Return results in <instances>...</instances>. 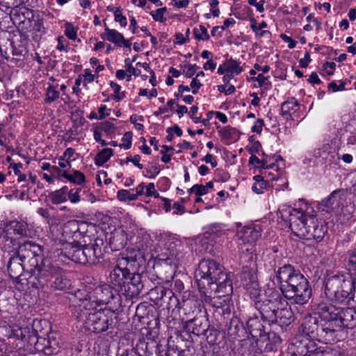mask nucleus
<instances>
[{
    "instance_id": "obj_1",
    "label": "nucleus",
    "mask_w": 356,
    "mask_h": 356,
    "mask_svg": "<svg viewBox=\"0 0 356 356\" xmlns=\"http://www.w3.org/2000/svg\"><path fill=\"white\" fill-rule=\"evenodd\" d=\"M149 244L147 238L136 237L133 247L126 256L118 257L111 272V283L128 299L138 296L145 289L143 272L153 258Z\"/></svg>"
},
{
    "instance_id": "obj_2",
    "label": "nucleus",
    "mask_w": 356,
    "mask_h": 356,
    "mask_svg": "<svg viewBox=\"0 0 356 356\" xmlns=\"http://www.w3.org/2000/svg\"><path fill=\"white\" fill-rule=\"evenodd\" d=\"M314 316L308 314L302 319L301 334L293 342L295 356H339L338 351L330 348L318 347L315 340L331 344L337 341L339 335L326 311L323 302L318 304Z\"/></svg>"
},
{
    "instance_id": "obj_3",
    "label": "nucleus",
    "mask_w": 356,
    "mask_h": 356,
    "mask_svg": "<svg viewBox=\"0 0 356 356\" xmlns=\"http://www.w3.org/2000/svg\"><path fill=\"white\" fill-rule=\"evenodd\" d=\"M24 263L27 268H30L33 288L44 292L65 291L70 288L71 280L65 271L44 257L42 246H39L37 252L27 255Z\"/></svg>"
},
{
    "instance_id": "obj_4",
    "label": "nucleus",
    "mask_w": 356,
    "mask_h": 356,
    "mask_svg": "<svg viewBox=\"0 0 356 356\" xmlns=\"http://www.w3.org/2000/svg\"><path fill=\"white\" fill-rule=\"evenodd\" d=\"M223 269L215 260L202 259L195 273L200 291L205 295L212 292L222 293L227 300L229 295L233 292L232 281Z\"/></svg>"
},
{
    "instance_id": "obj_5",
    "label": "nucleus",
    "mask_w": 356,
    "mask_h": 356,
    "mask_svg": "<svg viewBox=\"0 0 356 356\" xmlns=\"http://www.w3.org/2000/svg\"><path fill=\"white\" fill-rule=\"evenodd\" d=\"M276 280L282 296L292 303L305 305L312 296V289L307 279L291 264H284L277 269Z\"/></svg>"
},
{
    "instance_id": "obj_6",
    "label": "nucleus",
    "mask_w": 356,
    "mask_h": 356,
    "mask_svg": "<svg viewBox=\"0 0 356 356\" xmlns=\"http://www.w3.org/2000/svg\"><path fill=\"white\" fill-rule=\"evenodd\" d=\"M182 329L177 331V336L173 339L170 337L168 340V350L165 356H192L193 347L186 346L184 341L193 340L191 334L203 335L209 323L204 316L183 317Z\"/></svg>"
},
{
    "instance_id": "obj_7",
    "label": "nucleus",
    "mask_w": 356,
    "mask_h": 356,
    "mask_svg": "<svg viewBox=\"0 0 356 356\" xmlns=\"http://www.w3.org/2000/svg\"><path fill=\"white\" fill-rule=\"evenodd\" d=\"M97 308V303L86 302L76 310V320L82 323L86 330L95 334L114 329L118 311Z\"/></svg>"
},
{
    "instance_id": "obj_8",
    "label": "nucleus",
    "mask_w": 356,
    "mask_h": 356,
    "mask_svg": "<svg viewBox=\"0 0 356 356\" xmlns=\"http://www.w3.org/2000/svg\"><path fill=\"white\" fill-rule=\"evenodd\" d=\"M285 300L278 292L271 293L265 301L257 304V310L259 312L263 323L271 326L278 325L282 328L286 327L295 321L294 314L286 302V305L280 307Z\"/></svg>"
},
{
    "instance_id": "obj_9",
    "label": "nucleus",
    "mask_w": 356,
    "mask_h": 356,
    "mask_svg": "<svg viewBox=\"0 0 356 356\" xmlns=\"http://www.w3.org/2000/svg\"><path fill=\"white\" fill-rule=\"evenodd\" d=\"M356 276L349 272L338 273L325 280V294L332 303L348 305L354 300Z\"/></svg>"
},
{
    "instance_id": "obj_10",
    "label": "nucleus",
    "mask_w": 356,
    "mask_h": 356,
    "mask_svg": "<svg viewBox=\"0 0 356 356\" xmlns=\"http://www.w3.org/2000/svg\"><path fill=\"white\" fill-rule=\"evenodd\" d=\"M289 219V227L292 233L307 241L319 243L323 241L327 232L325 222L318 220L312 216H307L295 209Z\"/></svg>"
},
{
    "instance_id": "obj_11",
    "label": "nucleus",
    "mask_w": 356,
    "mask_h": 356,
    "mask_svg": "<svg viewBox=\"0 0 356 356\" xmlns=\"http://www.w3.org/2000/svg\"><path fill=\"white\" fill-rule=\"evenodd\" d=\"M104 241L97 237L92 245H81L71 243L64 248V254L72 261L83 265H94L99 262L104 254Z\"/></svg>"
},
{
    "instance_id": "obj_12",
    "label": "nucleus",
    "mask_w": 356,
    "mask_h": 356,
    "mask_svg": "<svg viewBox=\"0 0 356 356\" xmlns=\"http://www.w3.org/2000/svg\"><path fill=\"white\" fill-rule=\"evenodd\" d=\"M31 352L42 353L47 356L58 354L60 349V337L56 332H51L46 337H28V344L24 347Z\"/></svg>"
},
{
    "instance_id": "obj_13",
    "label": "nucleus",
    "mask_w": 356,
    "mask_h": 356,
    "mask_svg": "<svg viewBox=\"0 0 356 356\" xmlns=\"http://www.w3.org/2000/svg\"><path fill=\"white\" fill-rule=\"evenodd\" d=\"M323 304L338 334L344 327L352 329L356 326V310L355 309L337 307L332 303L323 302Z\"/></svg>"
},
{
    "instance_id": "obj_14",
    "label": "nucleus",
    "mask_w": 356,
    "mask_h": 356,
    "mask_svg": "<svg viewBox=\"0 0 356 356\" xmlns=\"http://www.w3.org/2000/svg\"><path fill=\"white\" fill-rule=\"evenodd\" d=\"M179 253L166 250L158 254L154 261L153 268L162 279H172L179 266Z\"/></svg>"
},
{
    "instance_id": "obj_15",
    "label": "nucleus",
    "mask_w": 356,
    "mask_h": 356,
    "mask_svg": "<svg viewBox=\"0 0 356 356\" xmlns=\"http://www.w3.org/2000/svg\"><path fill=\"white\" fill-rule=\"evenodd\" d=\"M49 328V323L46 320L35 318L32 323L31 328L25 327L12 329L9 338L19 340L25 347L28 344V337L35 336V338L39 339V337H46L51 332Z\"/></svg>"
},
{
    "instance_id": "obj_16",
    "label": "nucleus",
    "mask_w": 356,
    "mask_h": 356,
    "mask_svg": "<svg viewBox=\"0 0 356 356\" xmlns=\"http://www.w3.org/2000/svg\"><path fill=\"white\" fill-rule=\"evenodd\" d=\"M95 296L92 301L97 303V307L105 305L104 309H109L112 311H118L122 305L120 296L116 291L113 292L108 285H104L96 289Z\"/></svg>"
},
{
    "instance_id": "obj_17",
    "label": "nucleus",
    "mask_w": 356,
    "mask_h": 356,
    "mask_svg": "<svg viewBox=\"0 0 356 356\" xmlns=\"http://www.w3.org/2000/svg\"><path fill=\"white\" fill-rule=\"evenodd\" d=\"M348 193L344 189L335 190L318 204V209L326 213L338 209L343 206Z\"/></svg>"
},
{
    "instance_id": "obj_18",
    "label": "nucleus",
    "mask_w": 356,
    "mask_h": 356,
    "mask_svg": "<svg viewBox=\"0 0 356 356\" xmlns=\"http://www.w3.org/2000/svg\"><path fill=\"white\" fill-rule=\"evenodd\" d=\"M71 286L70 288L64 292L67 293L71 296V297L69 298L70 300L72 302V305H70V308L73 316L76 319V313L78 308L83 305H86V302H95L92 301V297L89 295L86 289H78L74 291H70Z\"/></svg>"
},
{
    "instance_id": "obj_19",
    "label": "nucleus",
    "mask_w": 356,
    "mask_h": 356,
    "mask_svg": "<svg viewBox=\"0 0 356 356\" xmlns=\"http://www.w3.org/2000/svg\"><path fill=\"white\" fill-rule=\"evenodd\" d=\"M225 327L227 334L233 339L242 341L248 339L246 327L237 316H233L226 323Z\"/></svg>"
},
{
    "instance_id": "obj_20",
    "label": "nucleus",
    "mask_w": 356,
    "mask_h": 356,
    "mask_svg": "<svg viewBox=\"0 0 356 356\" xmlns=\"http://www.w3.org/2000/svg\"><path fill=\"white\" fill-rule=\"evenodd\" d=\"M246 332L248 339L250 336L253 339H257L266 335V327L257 316L250 317L246 321Z\"/></svg>"
},
{
    "instance_id": "obj_21",
    "label": "nucleus",
    "mask_w": 356,
    "mask_h": 356,
    "mask_svg": "<svg viewBox=\"0 0 356 356\" xmlns=\"http://www.w3.org/2000/svg\"><path fill=\"white\" fill-rule=\"evenodd\" d=\"M240 282L241 285H248L253 282H258L257 267L254 261L251 260L248 261V264L243 266Z\"/></svg>"
},
{
    "instance_id": "obj_22",
    "label": "nucleus",
    "mask_w": 356,
    "mask_h": 356,
    "mask_svg": "<svg viewBox=\"0 0 356 356\" xmlns=\"http://www.w3.org/2000/svg\"><path fill=\"white\" fill-rule=\"evenodd\" d=\"M9 255L10 259L7 265L8 272L12 279H18L27 267L15 253L11 252Z\"/></svg>"
},
{
    "instance_id": "obj_23",
    "label": "nucleus",
    "mask_w": 356,
    "mask_h": 356,
    "mask_svg": "<svg viewBox=\"0 0 356 356\" xmlns=\"http://www.w3.org/2000/svg\"><path fill=\"white\" fill-rule=\"evenodd\" d=\"M39 245L30 241H26L18 245L17 249H12L9 250V254L14 252L16 255L21 259L22 262H24L26 257L33 252L39 251Z\"/></svg>"
},
{
    "instance_id": "obj_24",
    "label": "nucleus",
    "mask_w": 356,
    "mask_h": 356,
    "mask_svg": "<svg viewBox=\"0 0 356 356\" xmlns=\"http://www.w3.org/2000/svg\"><path fill=\"white\" fill-rule=\"evenodd\" d=\"M88 225L81 221L73 220L65 223L63 227V235L65 237H75L77 238L81 235V228Z\"/></svg>"
},
{
    "instance_id": "obj_25",
    "label": "nucleus",
    "mask_w": 356,
    "mask_h": 356,
    "mask_svg": "<svg viewBox=\"0 0 356 356\" xmlns=\"http://www.w3.org/2000/svg\"><path fill=\"white\" fill-rule=\"evenodd\" d=\"M127 234L124 230H115L109 238V245L112 251L124 248L127 243Z\"/></svg>"
},
{
    "instance_id": "obj_26",
    "label": "nucleus",
    "mask_w": 356,
    "mask_h": 356,
    "mask_svg": "<svg viewBox=\"0 0 356 356\" xmlns=\"http://www.w3.org/2000/svg\"><path fill=\"white\" fill-rule=\"evenodd\" d=\"M160 347L161 345L153 341L147 342L141 339L137 343V350L141 352L142 356H161Z\"/></svg>"
},
{
    "instance_id": "obj_27",
    "label": "nucleus",
    "mask_w": 356,
    "mask_h": 356,
    "mask_svg": "<svg viewBox=\"0 0 356 356\" xmlns=\"http://www.w3.org/2000/svg\"><path fill=\"white\" fill-rule=\"evenodd\" d=\"M160 293L159 298H156L157 302H161L160 306H168L171 298L175 295L172 290L163 286H156L152 289L149 293V296H154L155 293Z\"/></svg>"
},
{
    "instance_id": "obj_28",
    "label": "nucleus",
    "mask_w": 356,
    "mask_h": 356,
    "mask_svg": "<svg viewBox=\"0 0 356 356\" xmlns=\"http://www.w3.org/2000/svg\"><path fill=\"white\" fill-rule=\"evenodd\" d=\"M219 295L218 296L213 297V298H210V302L211 305L213 307H216L217 309L216 312H218L219 314H222L223 315L227 314L229 316L231 314L230 309L228 307L225 308L224 307L225 305L227 306V303L230 301L231 298L229 295V299L227 300H225V297L224 296V294L222 293H218Z\"/></svg>"
},
{
    "instance_id": "obj_29",
    "label": "nucleus",
    "mask_w": 356,
    "mask_h": 356,
    "mask_svg": "<svg viewBox=\"0 0 356 356\" xmlns=\"http://www.w3.org/2000/svg\"><path fill=\"white\" fill-rule=\"evenodd\" d=\"M210 345H218L225 338V333L216 329L213 326L208 325L203 334Z\"/></svg>"
},
{
    "instance_id": "obj_30",
    "label": "nucleus",
    "mask_w": 356,
    "mask_h": 356,
    "mask_svg": "<svg viewBox=\"0 0 356 356\" xmlns=\"http://www.w3.org/2000/svg\"><path fill=\"white\" fill-rule=\"evenodd\" d=\"M249 294L250 298L254 302V306L257 309V304L261 303L265 301V299H261V289L259 287V282H252L248 285H242Z\"/></svg>"
},
{
    "instance_id": "obj_31",
    "label": "nucleus",
    "mask_w": 356,
    "mask_h": 356,
    "mask_svg": "<svg viewBox=\"0 0 356 356\" xmlns=\"http://www.w3.org/2000/svg\"><path fill=\"white\" fill-rule=\"evenodd\" d=\"M104 40H106L118 47H122V42L124 41V36L122 33L115 29H111L105 25V32L101 35Z\"/></svg>"
},
{
    "instance_id": "obj_32",
    "label": "nucleus",
    "mask_w": 356,
    "mask_h": 356,
    "mask_svg": "<svg viewBox=\"0 0 356 356\" xmlns=\"http://www.w3.org/2000/svg\"><path fill=\"white\" fill-rule=\"evenodd\" d=\"M260 227L247 226L243 229L241 238L247 243H254L261 236Z\"/></svg>"
},
{
    "instance_id": "obj_33",
    "label": "nucleus",
    "mask_w": 356,
    "mask_h": 356,
    "mask_svg": "<svg viewBox=\"0 0 356 356\" xmlns=\"http://www.w3.org/2000/svg\"><path fill=\"white\" fill-rule=\"evenodd\" d=\"M68 193V187L65 186L59 190L53 191L49 194L52 204H58L67 201V195Z\"/></svg>"
},
{
    "instance_id": "obj_34",
    "label": "nucleus",
    "mask_w": 356,
    "mask_h": 356,
    "mask_svg": "<svg viewBox=\"0 0 356 356\" xmlns=\"http://www.w3.org/2000/svg\"><path fill=\"white\" fill-rule=\"evenodd\" d=\"M299 103L295 98H291L290 99L282 103L281 106V114L283 117L286 119L291 116V111L294 110L295 107H298Z\"/></svg>"
},
{
    "instance_id": "obj_35",
    "label": "nucleus",
    "mask_w": 356,
    "mask_h": 356,
    "mask_svg": "<svg viewBox=\"0 0 356 356\" xmlns=\"http://www.w3.org/2000/svg\"><path fill=\"white\" fill-rule=\"evenodd\" d=\"M113 154V151L111 148H104L102 149L95 157V163L97 166L103 165Z\"/></svg>"
},
{
    "instance_id": "obj_36",
    "label": "nucleus",
    "mask_w": 356,
    "mask_h": 356,
    "mask_svg": "<svg viewBox=\"0 0 356 356\" xmlns=\"http://www.w3.org/2000/svg\"><path fill=\"white\" fill-rule=\"evenodd\" d=\"M192 305L193 301L191 300H183L181 302V305L179 306V309H178L181 320L183 317L186 316H190V318L194 317V311L192 310Z\"/></svg>"
},
{
    "instance_id": "obj_37",
    "label": "nucleus",
    "mask_w": 356,
    "mask_h": 356,
    "mask_svg": "<svg viewBox=\"0 0 356 356\" xmlns=\"http://www.w3.org/2000/svg\"><path fill=\"white\" fill-rule=\"evenodd\" d=\"M225 66L226 67L225 70H227V72L232 73L233 74L237 75L243 70L242 67L239 66L237 62L232 58L225 61Z\"/></svg>"
},
{
    "instance_id": "obj_38",
    "label": "nucleus",
    "mask_w": 356,
    "mask_h": 356,
    "mask_svg": "<svg viewBox=\"0 0 356 356\" xmlns=\"http://www.w3.org/2000/svg\"><path fill=\"white\" fill-rule=\"evenodd\" d=\"M15 234H18L22 236L27 235L28 229L27 225L19 221H13L10 222Z\"/></svg>"
},
{
    "instance_id": "obj_39",
    "label": "nucleus",
    "mask_w": 356,
    "mask_h": 356,
    "mask_svg": "<svg viewBox=\"0 0 356 356\" xmlns=\"http://www.w3.org/2000/svg\"><path fill=\"white\" fill-rule=\"evenodd\" d=\"M59 92L56 90L55 87L49 85L46 90V97L44 101L46 104H51L59 97Z\"/></svg>"
},
{
    "instance_id": "obj_40",
    "label": "nucleus",
    "mask_w": 356,
    "mask_h": 356,
    "mask_svg": "<svg viewBox=\"0 0 356 356\" xmlns=\"http://www.w3.org/2000/svg\"><path fill=\"white\" fill-rule=\"evenodd\" d=\"M194 37L197 40H209L210 36L208 33L207 29L202 25L200 26V28L193 29Z\"/></svg>"
},
{
    "instance_id": "obj_41",
    "label": "nucleus",
    "mask_w": 356,
    "mask_h": 356,
    "mask_svg": "<svg viewBox=\"0 0 356 356\" xmlns=\"http://www.w3.org/2000/svg\"><path fill=\"white\" fill-rule=\"evenodd\" d=\"M68 181L77 185H81L82 184L85 183L86 177L81 172L76 170H73L72 174H70Z\"/></svg>"
},
{
    "instance_id": "obj_42",
    "label": "nucleus",
    "mask_w": 356,
    "mask_h": 356,
    "mask_svg": "<svg viewBox=\"0 0 356 356\" xmlns=\"http://www.w3.org/2000/svg\"><path fill=\"white\" fill-rule=\"evenodd\" d=\"M236 132L237 131L235 128L231 127L229 126L223 127L219 131V134L221 138L227 140H231L233 139L234 136L236 134Z\"/></svg>"
},
{
    "instance_id": "obj_43",
    "label": "nucleus",
    "mask_w": 356,
    "mask_h": 356,
    "mask_svg": "<svg viewBox=\"0 0 356 356\" xmlns=\"http://www.w3.org/2000/svg\"><path fill=\"white\" fill-rule=\"evenodd\" d=\"M254 180L255 181H257V183H260V188H258L257 187V184H254L252 187V189L254 192H255L257 194H261L262 193V189L266 188L268 185V181H265L264 179V177L261 176V175H255L254 177H253Z\"/></svg>"
},
{
    "instance_id": "obj_44",
    "label": "nucleus",
    "mask_w": 356,
    "mask_h": 356,
    "mask_svg": "<svg viewBox=\"0 0 356 356\" xmlns=\"http://www.w3.org/2000/svg\"><path fill=\"white\" fill-rule=\"evenodd\" d=\"M5 244L4 248L6 251L9 253V250L12 249H17L18 248V245H21L22 243L17 241V239L9 237L8 236H5Z\"/></svg>"
},
{
    "instance_id": "obj_45",
    "label": "nucleus",
    "mask_w": 356,
    "mask_h": 356,
    "mask_svg": "<svg viewBox=\"0 0 356 356\" xmlns=\"http://www.w3.org/2000/svg\"><path fill=\"white\" fill-rule=\"evenodd\" d=\"M65 35L70 40H74L76 38L77 29L69 22H66L65 24Z\"/></svg>"
},
{
    "instance_id": "obj_46",
    "label": "nucleus",
    "mask_w": 356,
    "mask_h": 356,
    "mask_svg": "<svg viewBox=\"0 0 356 356\" xmlns=\"http://www.w3.org/2000/svg\"><path fill=\"white\" fill-rule=\"evenodd\" d=\"M166 10V7H163L157 9L155 12H151L150 15L152 16L155 21L165 22L166 21V18L163 17V15Z\"/></svg>"
},
{
    "instance_id": "obj_47",
    "label": "nucleus",
    "mask_w": 356,
    "mask_h": 356,
    "mask_svg": "<svg viewBox=\"0 0 356 356\" xmlns=\"http://www.w3.org/2000/svg\"><path fill=\"white\" fill-rule=\"evenodd\" d=\"M99 128L101 131H104L107 134H113L115 130V125L108 121L102 122Z\"/></svg>"
},
{
    "instance_id": "obj_48",
    "label": "nucleus",
    "mask_w": 356,
    "mask_h": 356,
    "mask_svg": "<svg viewBox=\"0 0 356 356\" xmlns=\"http://www.w3.org/2000/svg\"><path fill=\"white\" fill-rule=\"evenodd\" d=\"M132 132L127 131L126 132L123 137L122 140L124 142L123 144H120L119 146L120 147H124L126 149H129L131 147V143H132Z\"/></svg>"
},
{
    "instance_id": "obj_49",
    "label": "nucleus",
    "mask_w": 356,
    "mask_h": 356,
    "mask_svg": "<svg viewBox=\"0 0 356 356\" xmlns=\"http://www.w3.org/2000/svg\"><path fill=\"white\" fill-rule=\"evenodd\" d=\"M348 265L356 271V250L348 252Z\"/></svg>"
},
{
    "instance_id": "obj_50",
    "label": "nucleus",
    "mask_w": 356,
    "mask_h": 356,
    "mask_svg": "<svg viewBox=\"0 0 356 356\" xmlns=\"http://www.w3.org/2000/svg\"><path fill=\"white\" fill-rule=\"evenodd\" d=\"M116 11H117V13H115V15H114L115 21L118 22H120V25L122 27H125L127 26V24L126 17L124 16L121 13V9H120V7H118V9H117Z\"/></svg>"
},
{
    "instance_id": "obj_51",
    "label": "nucleus",
    "mask_w": 356,
    "mask_h": 356,
    "mask_svg": "<svg viewBox=\"0 0 356 356\" xmlns=\"http://www.w3.org/2000/svg\"><path fill=\"white\" fill-rule=\"evenodd\" d=\"M80 191H81L80 188H76L75 190V191H74V189H72L70 191H68L67 195H68V197H69L70 200L71 201V202L76 203L80 200V197H79V195Z\"/></svg>"
},
{
    "instance_id": "obj_52",
    "label": "nucleus",
    "mask_w": 356,
    "mask_h": 356,
    "mask_svg": "<svg viewBox=\"0 0 356 356\" xmlns=\"http://www.w3.org/2000/svg\"><path fill=\"white\" fill-rule=\"evenodd\" d=\"M346 83L345 81H341L340 85H337V83L334 81L330 82L327 88L329 90H332L333 92H337V91H342L345 90V86Z\"/></svg>"
},
{
    "instance_id": "obj_53",
    "label": "nucleus",
    "mask_w": 356,
    "mask_h": 356,
    "mask_svg": "<svg viewBox=\"0 0 356 356\" xmlns=\"http://www.w3.org/2000/svg\"><path fill=\"white\" fill-rule=\"evenodd\" d=\"M124 63H125L126 70L127 72H131L133 75H134L136 76H138L140 74V72H141L140 70L136 69L134 67V66H132L129 58H126L124 60Z\"/></svg>"
},
{
    "instance_id": "obj_54",
    "label": "nucleus",
    "mask_w": 356,
    "mask_h": 356,
    "mask_svg": "<svg viewBox=\"0 0 356 356\" xmlns=\"http://www.w3.org/2000/svg\"><path fill=\"white\" fill-rule=\"evenodd\" d=\"M181 302H180L178 298L175 295H174L173 297L171 298L170 302L166 307V308L168 310L171 309L172 311H174L177 308L179 309V306H181Z\"/></svg>"
},
{
    "instance_id": "obj_55",
    "label": "nucleus",
    "mask_w": 356,
    "mask_h": 356,
    "mask_svg": "<svg viewBox=\"0 0 356 356\" xmlns=\"http://www.w3.org/2000/svg\"><path fill=\"white\" fill-rule=\"evenodd\" d=\"M185 67H187V70H184V73H185L186 76L188 78H191L195 74L196 70L199 68L196 64L190 65L188 63L185 65Z\"/></svg>"
},
{
    "instance_id": "obj_56",
    "label": "nucleus",
    "mask_w": 356,
    "mask_h": 356,
    "mask_svg": "<svg viewBox=\"0 0 356 356\" xmlns=\"http://www.w3.org/2000/svg\"><path fill=\"white\" fill-rule=\"evenodd\" d=\"M145 188H146L145 195L147 196H148V197L154 196L155 197H159V193L155 190V186H154V183L148 184Z\"/></svg>"
},
{
    "instance_id": "obj_57",
    "label": "nucleus",
    "mask_w": 356,
    "mask_h": 356,
    "mask_svg": "<svg viewBox=\"0 0 356 356\" xmlns=\"http://www.w3.org/2000/svg\"><path fill=\"white\" fill-rule=\"evenodd\" d=\"M14 8H16V3L15 0H0L1 9H12Z\"/></svg>"
},
{
    "instance_id": "obj_58",
    "label": "nucleus",
    "mask_w": 356,
    "mask_h": 356,
    "mask_svg": "<svg viewBox=\"0 0 356 356\" xmlns=\"http://www.w3.org/2000/svg\"><path fill=\"white\" fill-rule=\"evenodd\" d=\"M33 30L40 32V33H44V27L43 26V19L40 18H38L33 24Z\"/></svg>"
},
{
    "instance_id": "obj_59",
    "label": "nucleus",
    "mask_w": 356,
    "mask_h": 356,
    "mask_svg": "<svg viewBox=\"0 0 356 356\" xmlns=\"http://www.w3.org/2000/svg\"><path fill=\"white\" fill-rule=\"evenodd\" d=\"M141 352L137 350V344L136 345V347L131 349V350H126L124 351L122 354H120V356H142Z\"/></svg>"
},
{
    "instance_id": "obj_60",
    "label": "nucleus",
    "mask_w": 356,
    "mask_h": 356,
    "mask_svg": "<svg viewBox=\"0 0 356 356\" xmlns=\"http://www.w3.org/2000/svg\"><path fill=\"white\" fill-rule=\"evenodd\" d=\"M146 172L149 175V178L153 179L160 172V168L156 165H152L146 168Z\"/></svg>"
},
{
    "instance_id": "obj_61",
    "label": "nucleus",
    "mask_w": 356,
    "mask_h": 356,
    "mask_svg": "<svg viewBox=\"0 0 356 356\" xmlns=\"http://www.w3.org/2000/svg\"><path fill=\"white\" fill-rule=\"evenodd\" d=\"M310 61H311L310 54L309 51H306V53L305 54L304 58H301L299 60L300 67H301V68L307 67L308 66L309 63H310Z\"/></svg>"
},
{
    "instance_id": "obj_62",
    "label": "nucleus",
    "mask_w": 356,
    "mask_h": 356,
    "mask_svg": "<svg viewBox=\"0 0 356 356\" xmlns=\"http://www.w3.org/2000/svg\"><path fill=\"white\" fill-rule=\"evenodd\" d=\"M202 83L200 81L195 77L192 79L191 82V87L192 88V92L195 95L198 92V90L202 87Z\"/></svg>"
},
{
    "instance_id": "obj_63",
    "label": "nucleus",
    "mask_w": 356,
    "mask_h": 356,
    "mask_svg": "<svg viewBox=\"0 0 356 356\" xmlns=\"http://www.w3.org/2000/svg\"><path fill=\"white\" fill-rule=\"evenodd\" d=\"M280 38L286 42H288V47L289 49H293L296 45V41L293 40L291 37L287 36L286 34H281Z\"/></svg>"
},
{
    "instance_id": "obj_64",
    "label": "nucleus",
    "mask_w": 356,
    "mask_h": 356,
    "mask_svg": "<svg viewBox=\"0 0 356 356\" xmlns=\"http://www.w3.org/2000/svg\"><path fill=\"white\" fill-rule=\"evenodd\" d=\"M172 209H174L173 213L176 215L184 213L186 211L185 207L178 202L173 204Z\"/></svg>"
}]
</instances>
